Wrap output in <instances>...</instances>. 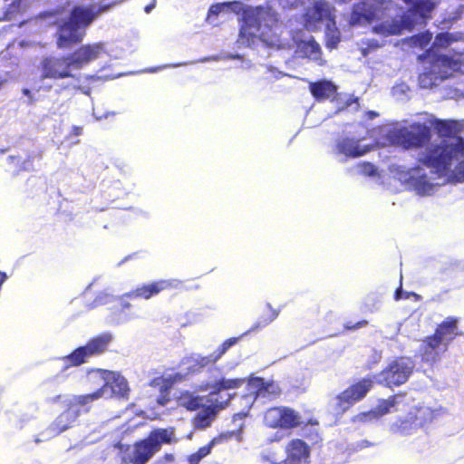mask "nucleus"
<instances>
[{
    "instance_id": "obj_1",
    "label": "nucleus",
    "mask_w": 464,
    "mask_h": 464,
    "mask_svg": "<svg viewBox=\"0 0 464 464\" xmlns=\"http://www.w3.org/2000/svg\"><path fill=\"white\" fill-rule=\"evenodd\" d=\"M246 382L245 378L221 377L212 382H207L203 390H209L208 395H188V392L180 396L181 404L188 411H194L202 408L195 418L196 425L206 428L210 425L217 414L225 409L232 399L230 394L223 396L221 392L240 388Z\"/></svg>"
},
{
    "instance_id": "obj_2",
    "label": "nucleus",
    "mask_w": 464,
    "mask_h": 464,
    "mask_svg": "<svg viewBox=\"0 0 464 464\" xmlns=\"http://www.w3.org/2000/svg\"><path fill=\"white\" fill-rule=\"evenodd\" d=\"M225 5L226 9L242 15L243 24L239 37L243 43L251 44L256 38L267 44H274L278 41V19L270 8L246 6L238 0L225 2Z\"/></svg>"
},
{
    "instance_id": "obj_3",
    "label": "nucleus",
    "mask_w": 464,
    "mask_h": 464,
    "mask_svg": "<svg viewBox=\"0 0 464 464\" xmlns=\"http://www.w3.org/2000/svg\"><path fill=\"white\" fill-rule=\"evenodd\" d=\"M419 162L430 169L437 178L447 177L450 182H464V139L455 142L443 140L431 144L419 159Z\"/></svg>"
},
{
    "instance_id": "obj_4",
    "label": "nucleus",
    "mask_w": 464,
    "mask_h": 464,
    "mask_svg": "<svg viewBox=\"0 0 464 464\" xmlns=\"http://www.w3.org/2000/svg\"><path fill=\"white\" fill-rule=\"evenodd\" d=\"M108 8L109 6L95 8L93 5H74L70 11L69 16L62 20L56 17L60 14L58 10L46 12L44 16L54 17L56 46L59 49H70L82 43L86 35L87 28L101 13L105 12Z\"/></svg>"
},
{
    "instance_id": "obj_5",
    "label": "nucleus",
    "mask_w": 464,
    "mask_h": 464,
    "mask_svg": "<svg viewBox=\"0 0 464 464\" xmlns=\"http://www.w3.org/2000/svg\"><path fill=\"white\" fill-rule=\"evenodd\" d=\"M394 9L395 4L392 0H360L352 7L349 24L356 26L382 22L373 30L385 34H400L403 28L411 29L412 23L408 22L404 17L401 23H389V18Z\"/></svg>"
},
{
    "instance_id": "obj_6",
    "label": "nucleus",
    "mask_w": 464,
    "mask_h": 464,
    "mask_svg": "<svg viewBox=\"0 0 464 464\" xmlns=\"http://www.w3.org/2000/svg\"><path fill=\"white\" fill-rule=\"evenodd\" d=\"M177 440L174 428L154 429L146 438L137 440L133 445H118L121 464H146L160 450L163 444H172Z\"/></svg>"
},
{
    "instance_id": "obj_7",
    "label": "nucleus",
    "mask_w": 464,
    "mask_h": 464,
    "mask_svg": "<svg viewBox=\"0 0 464 464\" xmlns=\"http://www.w3.org/2000/svg\"><path fill=\"white\" fill-rule=\"evenodd\" d=\"M418 60L425 64L419 74L418 82L421 89H431L451 77L459 70V61L446 54L437 53L432 49L426 50L419 55Z\"/></svg>"
},
{
    "instance_id": "obj_8",
    "label": "nucleus",
    "mask_w": 464,
    "mask_h": 464,
    "mask_svg": "<svg viewBox=\"0 0 464 464\" xmlns=\"http://www.w3.org/2000/svg\"><path fill=\"white\" fill-rule=\"evenodd\" d=\"M389 139L392 143L403 149H420L430 143L431 129L425 123L413 122L390 131Z\"/></svg>"
},
{
    "instance_id": "obj_9",
    "label": "nucleus",
    "mask_w": 464,
    "mask_h": 464,
    "mask_svg": "<svg viewBox=\"0 0 464 464\" xmlns=\"http://www.w3.org/2000/svg\"><path fill=\"white\" fill-rule=\"evenodd\" d=\"M111 341L112 335L110 333H102L91 338L84 345L62 357L64 368L77 367L86 363L90 358L100 356L108 350Z\"/></svg>"
},
{
    "instance_id": "obj_10",
    "label": "nucleus",
    "mask_w": 464,
    "mask_h": 464,
    "mask_svg": "<svg viewBox=\"0 0 464 464\" xmlns=\"http://www.w3.org/2000/svg\"><path fill=\"white\" fill-rule=\"evenodd\" d=\"M434 419V411L428 406L412 407L406 416L399 417L392 425L394 433L407 436L430 423Z\"/></svg>"
},
{
    "instance_id": "obj_11",
    "label": "nucleus",
    "mask_w": 464,
    "mask_h": 464,
    "mask_svg": "<svg viewBox=\"0 0 464 464\" xmlns=\"http://www.w3.org/2000/svg\"><path fill=\"white\" fill-rule=\"evenodd\" d=\"M264 425L272 430H292L304 422L300 414L287 406H273L266 410L263 417Z\"/></svg>"
},
{
    "instance_id": "obj_12",
    "label": "nucleus",
    "mask_w": 464,
    "mask_h": 464,
    "mask_svg": "<svg viewBox=\"0 0 464 464\" xmlns=\"http://www.w3.org/2000/svg\"><path fill=\"white\" fill-rule=\"evenodd\" d=\"M373 376H366L350 384L335 397V411L344 413L356 402L363 400L374 384Z\"/></svg>"
},
{
    "instance_id": "obj_13",
    "label": "nucleus",
    "mask_w": 464,
    "mask_h": 464,
    "mask_svg": "<svg viewBox=\"0 0 464 464\" xmlns=\"http://www.w3.org/2000/svg\"><path fill=\"white\" fill-rule=\"evenodd\" d=\"M303 19L307 30L316 31L321 24L334 25L336 21V9L327 0H316L305 9Z\"/></svg>"
},
{
    "instance_id": "obj_14",
    "label": "nucleus",
    "mask_w": 464,
    "mask_h": 464,
    "mask_svg": "<svg viewBox=\"0 0 464 464\" xmlns=\"http://www.w3.org/2000/svg\"><path fill=\"white\" fill-rule=\"evenodd\" d=\"M414 369L413 362L400 356L392 361L380 373L382 382L387 387H397L408 382Z\"/></svg>"
},
{
    "instance_id": "obj_15",
    "label": "nucleus",
    "mask_w": 464,
    "mask_h": 464,
    "mask_svg": "<svg viewBox=\"0 0 464 464\" xmlns=\"http://www.w3.org/2000/svg\"><path fill=\"white\" fill-rule=\"evenodd\" d=\"M41 80L52 79L62 80L73 77L72 73V67L67 55L48 56L41 62Z\"/></svg>"
},
{
    "instance_id": "obj_16",
    "label": "nucleus",
    "mask_w": 464,
    "mask_h": 464,
    "mask_svg": "<svg viewBox=\"0 0 464 464\" xmlns=\"http://www.w3.org/2000/svg\"><path fill=\"white\" fill-rule=\"evenodd\" d=\"M104 53V44L102 43H93L81 45L72 53H68L67 57L73 70H81Z\"/></svg>"
},
{
    "instance_id": "obj_17",
    "label": "nucleus",
    "mask_w": 464,
    "mask_h": 464,
    "mask_svg": "<svg viewBox=\"0 0 464 464\" xmlns=\"http://www.w3.org/2000/svg\"><path fill=\"white\" fill-rule=\"evenodd\" d=\"M95 372L101 380L103 381V384L100 388H103V393L109 387L113 396L128 400L130 395V387L128 381L120 373L103 369H95L92 371Z\"/></svg>"
},
{
    "instance_id": "obj_18",
    "label": "nucleus",
    "mask_w": 464,
    "mask_h": 464,
    "mask_svg": "<svg viewBox=\"0 0 464 464\" xmlns=\"http://www.w3.org/2000/svg\"><path fill=\"white\" fill-rule=\"evenodd\" d=\"M247 389L254 395L255 399L266 398L274 400L282 393V390L276 382L274 380L266 381L263 377H249L247 379Z\"/></svg>"
},
{
    "instance_id": "obj_19",
    "label": "nucleus",
    "mask_w": 464,
    "mask_h": 464,
    "mask_svg": "<svg viewBox=\"0 0 464 464\" xmlns=\"http://www.w3.org/2000/svg\"><path fill=\"white\" fill-rule=\"evenodd\" d=\"M285 464H310L311 448L302 439L295 438L290 440L285 448Z\"/></svg>"
},
{
    "instance_id": "obj_20",
    "label": "nucleus",
    "mask_w": 464,
    "mask_h": 464,
    "mask_svg": "<svg viewBox=\"0 0 464 464\" xmlns=\"http://www.w3.org/2000/svg\"><path fill=\"white\" fill-rule=\"evenodd\" d=\"M180 285L181 282L177 279L153 281L151 283L142 284L137 286L132 292L128 294V296L150 299L159 295L160 292L175 289Z\"/></svg>"
},
{
    "instance_id": "obj_21",
    "label": "nucleus",
    "mask_w": 464,
    "mask_h": 464,
    "mask_svg": "<svg viewBox=\"0 0 464 464\" xmlns=\"http://www.w3.org/2000/svg\"><path fill=\"white\" fill-rule=\"evenodd\" d=\"M404 183L420 196L432 194L435 188V185L428 180L426 173L419 166L407 171Z\"/></svg>"
},
{
    "instance_id": "obj_22",
    "label": "nucleus",
    "mask_w": 464,
    "mask_h": 464,
    "mask_svg": "<svg viewBox=\"0 0 464 464\" xmlns=\"http://www.w3.org/2000/svg\"><path fill=\"white\" fill-rule=\"evenodd\" d=\"M433 334L443 343V350H448L451 342L459 335V318L448 316L437 324Z\"/></svg>"
},
{
    "instance_id": "obj_23",
    "label": "nucleus",
    "mask_w": 464,
    "mask_h": 464,
    "mask_svg": "<svg viewBox=\"0 0 464 464\" xmlns=\"http://www.w3.org/2000/svg\"><path fill=\"white\" fill-rule=\"evenodd\" d=\"M445 352L443 343L433 334L426 336L419 348L421 360L430 363L440 361Z\"/></svg>"
},
{
    "instance_id": "obj_24",
    "label": "nucleus",
    "mask_w": 464,
    "mask_h": 464,
    "mask_svg": "<svg viewBox=\"0 0 464 464\" xmlns=\"http://www.w3.org/2000/svg\"><path fill=\"white\" fill-rule=\"evenodd\" d=\"M183 379L184 376L181 373H175L168 377H155L150 382V385L157 388L160 392V396L158 399V402L160 405H165L169 401L168 397L169 391L176 382H181Z\"/></svg>"
},
{
    "instance_id": "obj_25",
    "label": "nucleus",
    "mask_w": 464,
    "mask_h": 464,
    "mask_svg": "<svg viewBox=\"0 0 464 464\" xmlns=\"http://www.w3.org/2000/svg\"><path fill=\"white\" fill-rule=\"evenodd\" d=\"M336 150L339 154L350 158H357L364 155L370 150L369 146H362L358 140L343 138L336 143Z\"/></svg>"
},
{
    "instance_id": "obj_26",
    "label": "nucleus",
    "mask_w": 464,
    "mask_h": 464,
    "mask_svg": "<svg viewBox=\"0 0 464 464\" xmlns=\"http://www.w3.org/2000/svg\"><path fill=\"white\" fill-rule=\"evenodd\" d=\"M309 90L317 102H323L336 94L337 86L331 81L320 80L310 82Z\"/></svg>"
},
{
    "instance_id": "obj_27",
    "label": "nucleus",
    "mask_w": 464,
    "mask_h": 464,
    "mask_svg": "<svg viewBox=\"0 0 464 464\" xmlns=\"http://www.w3.org/2000/svg\"><path fill=\"white\" fill-rule=\"evenodd\" d=\"M78 412H72L70 409L63 411L56 419L48 426L47 430L52 436H57L68 430L75 421Z\"/></svg>"
},
{
    "instance_id": "obj_28",
    "label": "nucleus",
    "mask_w": 464,
    "mask_h": 464,
    "mask_svg": "<svg viewBox=\"0 0 464 464\" xmlns=\"http://www.w3.org/2000/svg\"><path fill=\"white\" fill-rule=\"evenodd\" d=\"M405 4L410 5L409 12L412 15L418 16L421 19L430 17L431 12L437 5V0H402Z\"/></svg>"
},
{
    "instance_id": "obj_29",
    "label": "nucleus",
    "mask_w": 464,
    "mask_h": 464,
    "mask_svg": "<svg viewBox=\"0 0 464 464\" xmlns=\"http://www.w3.org/2000/svg\"><path fill=\"white\" fill-rule=\"evenodd\" d=\"M296 52L300 53L301 57L309 60L319 61L322 58L321 46L313 36L307 40H300L297 43Z\"/></svg>"
},
{
    "instance_id": "obj_30",
    "label": "nucleus",
    "mask_w": 464,
    "mask_h": 464,
    "mask_svg": "<svg viewBox=\"0 0 464 464\" xmlns=\"http://www.w3.org/2000/svg\"><path fill=\"white\" fill-rule=\"evenodd\" d=\"M405 396V392H400L394 395L390 396L387 399L379 400L375 408L376 413L381 416L388 414L392 410H394L399 403L401 402V399L404 398Z\"/></svg>"
},
{
    "instance_id": "obj_31",
    "label": "nucleus",
    "mask_w": 464,
    "mask_h": 464,
    "mask_svg": "<svg viewBox=\"0 0 464 464\" xmlns=\"http://www.w3.org/2000/svg\"><path fill=\"white\" fill-rule=\"evenodd\" d=\"M435 129L440 137L442 138L440 143L443 140L448 142H455L456 139L459 136H456V126L454 121H448L439 120L435 124Z\"/></svg>"
},
{
    "instance_id": "obj_32",
    "label": "nucleus",
    "mask_w": 464,
    "mask_h": 464,
    "mask_svg": "<svg viewBox=\"0 0 464 464\" xmlns=\"http://www.w3.org/2000/svg\"><path fill=\"white\" fill-rule=\"evenodd\" d=\"M102 396L103 388H99L92 393L73 396V398L68 401L67 406L69 407V409H71L73 406H85L102 398Z\"/></svg>"
},
{
    "instance_id": "obj_33",
    "label": "nucleus",
    "mask_w": 464,
    "mask_h": 464,
    "mask_svg": "<svg viewBox=\"0 0 464 464\" xmlns=\"http://www.w3.org/2000/svg\"><path fill=\"white\" fill-rule=\"evenodd\" d=\"M52 90L51 84H34L32 86V89L24 88L22 92L24 96L28 98V103L34 104L37 101L43 98L41 92H49Z\"/></svg>"
},
{
    "instance_id": "obj_34",
    "label": "nucleus",
    "mask_w": 464,
    "mask_h": 464,
    "mask_svg": "<svg viewBox=\"0 0 464 464\" xmlns=\"http://www.w3.org/2000/svg\"><path fill=\"white\" fill-rule=\"evenodd\" d=\"M6 2L0 22L11 21L23 11L22 0H5Z\"/></svg>"
},
{
    "instance_id": "obj_35",
    "label": "nucleus",
    "mask_w": 464,
    "mask_h": 464,
    "mask_svg": "<svg viewBox=\"0 0 464 464\" xmlns=\"http://www.w3.org/2000/svg\"><path fill=\"white\" fill-rule=\"evenodd\" d=\"M325 46L330 49L337 48L341 42V33L336 26V21L334 25L325 26Z\"/></svg>"
},
{
    "instance_id": "obj_36",
    "label": "nucleus",
    "mask_w": 464,
    "mask_h": 464,
    "mask_svg": "<svg viewBox=\"0 0 464 464\" xmlns=\"http://www.w3.org/2000/svg\"><path fill=\"white\" fill-rule=\"evenodd\" d=\"M227 437L226 435H219L218 437L213 438L207 445L200 447L196 451V457L198 459H202L208 454H210L212 448L218 444L221 443L224 440H227Z\"/></svg>"
},
{
    "instance_id": "obj_37",
    "label": "nucleus",
    "mask_w": 464,
    "mask_h": 464,
    "mask_svg": "<svg viewBox=\"0 0 464 464\" xmlns=\"http://www.w3.org/2000/svg\"><path fill=\"white\" fill-rule=\"evenodd\" d=\"M219 359L220 357L218 355L216 352H214L206 356H199L195 361V366H197L198 369H202L216 363Z\"/></svg>"
},
{
    "instance_id": "obj_38",
    "label": "nucleus",
    "mask_w": 464,
    "mask_h": 464,
    "mask_svg": "<svg viewBox=\"0 0 464 464\" xmlns=\"http://www.w3.org/2000/svg\"><path fill=\"white\" fill-rule=\"evenodd\" d=\"M451 42H452V37H451L450 34L440 33L436 35L435 41L430 49L433 50V48L435 46H438L440 48H446L451 44Z\"/></svg>"
},
{
    "instance_id": "obj_39",
    "label": "nucleus",
    "mask_w": 464,
    "mask_h": 464,
    "mask_svg": "<svg viewBox=\"0 0 464 464\" xmlns=\"http://www.w3.org/2000/svg\"><path fill=\"white\" fill-rule=\"evenodd\" d=\"M225 9H226L225 2L218 3V4H214V5H210V7L208 11L207 19L208 21H210L212 19V17H217L221 12L225 11Z\"/></svg>"
},
{
    "instance_id": "obj_40",
    "label": "nucleus",
    "mask_w": 464,
    "mask_h": 464,
    "mask_svg": "<svg viewBox=\"0 0 464 464\" xmlns=\"http://www.w3.org/2000/svg\"><path fill=\"white\" fill-rule=\"evenodd\" d=\"M238 338L237 337H231L227 339L225 342L222 343L221 345L218 346V348L215 351L218 355L221 358L222 355L234 344L237 343Z\"/></svg>"
},
{
    "instance_id": "obj_41",
    "label": "nucleus",
    "mask_w": 464,
    "mask_h": 464,
    "mask_svg": "<svg viewBox=\"0 0 464 464\" xmlns=\"http://www.w3.org/2000/svg\"><path fill=\"white\" fill-rule=\"evenodd\" d=\"M368 324V321L366 320H361L357 323H353V322H347L343 327L345 330H356L358 328H361V327H363V326H366Z\"/></svg>"
},
{
    "instance_id": "obj_42",
    "label": "nucleus",
    "mask_w": 464,
    "mask_h": 464,
    "mask_svg": "<svg viewBox=\"0 0 464 464\" xmlns=\"http://www.w3.org/2000/svg\"><path fill=\"white\" fill-rule=\"evenodd\" d=\"M69 401L70 400H66V395L63 394H58L56 396L48 397L45 399V402L48 404H56L59 402H65L67 404Z\"/></svg>"
},
{
    "instance_id": "obj_43",
    "label": "nucleus",
    "mask_w": 464,
    "mask_h": 464,
    "mask_svg": "<svg viewBox=\"0 0 464 464\" xmlns=\"http://www.w3.org/2000/svg\"><path fill=\"white\" fill-rule=\"evenodd\" d=\"M431 40V34H422L417 36V41L419 42L420 46L427 45Z\"/></svg>"
},
{
    "instance_id": "obj_44",
    "label": "nucleus",
    "mask_w": 464,
    "mask_h": 464,
    "mask_svg": "<svg viewBox=\"0 0 464 464\" xmlns=\"http://www.w3.org/2000/svg\"><path fill=\"white\" fill-rule=\"evenodd\" d=\"M362 171L368 175H373L376 172L374 165L370 162H364L362 164Z\"/></svg>"
},
{
    "instance_id": "obj_45",
    "label": "nucleus",
    "mask_w": 464,
    "mask_h": 464,
    "mask_svg": "<svg viewBox=\"0 0 464 464\" xmlns=\"http://www.w3.org/2000/svg\"><path fill=\"white\" fill-rule=\"evenodd\" d=\"M408 297H409V294L404 293L401 286L396 289V291L394 293L395 300L407 299Z\"/></svg>"
},
{
    "instance_id": "obj_46",
    "label": "nucleus",
    "mask_w": 464,
    "mask_h": 464,
    "mask_svg": "<svg viewBox=\"0 0 464 464\" xmlns=\"http://www.w3.org/2000/svg\"><path fill=\"white\" fill-rule=\"evenodd\" d=\"M82 133V128L81 126H73L72 128V134L74 136H80Z\"/></svg>"
},
{
    "instance_id": "obj_47",
    "label": "nucleus",
    "mask_w": 464,
    "mask_h": 464,
    "mask_svg": "<svg viewBox=\"0 0 464 464\" xmlns=\"http://www.w3.org/2000/svg\"><path fill=\"white\" fill-rule=\"evenodd\" d=\"M188 460L191 464H198L201 459H197L195 452L189 456Z\"/></svg>"
},
{
    "instance_id": "obj_48",
    "label": "nucleus",
    "mask_w": 464,
    "mask_h": 464,
    "mask_svg": "<svg viewBox=\"0 0 464 464\" xmlns=\"http://www.w3.org/2000/svg\"><path fill=\"white\" fill-rule=\"evenodd\" d=\"M266 324H267V323H266V322H265L264 324H262V323H256V324H255L250 328L249 332H251V331H255V330H257V329H259V328H261V327L265 326Z\"/></svg>"
},
{
    "instance_id": "obj_49",
    "label": "nucleus",
    "mask_w": 464,
    "mask_h": 464,
    "mask_svg": "<svg viewBox=\"0 0 464 464\" xmlns=\"http://www.w3.org/2000/svg\"><path fill=\"white\" fill-rule=\"evenodd\" d=\"M372 444L371 442H369L368 440H362L360 442V444L358 445V447L360 448H365V447H370L372 446Z\"/></svg>"
},
{
    "instance_id": "obj_50",
    "label": "nucleus",
    "mask_w": 464,
    "mask_h": 464,
    "mask_svg": "<svg viewBox=\"0 0 464 464\" xmlns=\"http://www.w3.org/2000/svg\"><path fill=\"white\" fill-rule=\"evenodd\" d=\"M155 7V4H150L145 6L144 11L149 14Z\"/></svg>"
},
{
    "instance_id": "obj_51",
    "label": "nucleus",
    "mask_w": 464,
    "mask_h": 464,
    "mask_svg": "<svg viewBox=\"0 0 464 464\" xmlns=\"http://www.w3.org/2000/svg\"><path fill=\"white\" fill-rule=\"evenodd\" d=\"M368 114L370 115L371 118H373V117L377 116V113L375 111H370L368 112Z\"/></svg>"
},
{
    "instance_id": "obj_52",
    "label": "nucleus",
    "mask_w": 464,
    "mask_h": 464,
    "mask_svg": "<svg viewBox=\"0 0 464 464\" xmlns=\"http://www.w3.org/2000/svg\"><path fill=\"white\" fill-rule=\"evenodd\" d=\"M281 440V437L275 435L274 439H272V441H279Z\"/></svg>"
},
{
    "instance_id": "obj_53",
    "label": "nucleus",
    "mask_w": 464,
    "mask_h": 464,
    "mask_svg": "<svg viewBox=\"0 0 464 464\" xmlns=\"http://www.w3.org/2000/svg\"><path fill=\"white\" fill-rule=\"evenodd\" d=\"M6 82V80L5 79H3V80H0V89L2 88V86Z\"/></svg>"
},
{
    "instance_id": "obj_54",
    "label": "nucleus",
    "mask_w": 464,
    "mask_h": 464,
    "mask_svg": "<svg viewBox=\"0 0 464 464\" xmlns=\"http://www.w3.org/2000/svg\"><path fill=\"white\" fill-rule=\"evenodd\" d=\"M367 416V413H361L358 417H360V419H362L363 417H366Z\"/></svg>"
},
{
    "instance_id": "obj_55",
    "label": "nucleus",
    "mask_w": 464,
    "mask_h": 464,
    "mask_svg": "<svg viewBox=\"0 0 464 464\" xmlns=\"http://www.w3.org/2000/svg\"><path fill=\"white\" fill-rule=\"evenodd\" d=\"M89 79H94L95 77L93 75L88 76Z\"/></svg>"
}]
</instances>
